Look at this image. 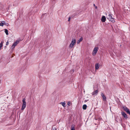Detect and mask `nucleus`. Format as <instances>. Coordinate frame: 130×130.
Listing matches in <instances>:
<instances>
[{
	"label": "nucleus",
	"instance_id": "1",
	"mask_svg": "<svg viewBox=\"0 0 130 130\" xmlns=\"http://www.w3.org/2000/svg\"><path fill=\"white\" fill-rule=\"evenodd\" d=\"M25 99L24 98L22 100V105L21 108V110H23L26 107V103L25 101Z\"/></svg>",
	"mask_w": 130,
	"mask_h": 130
},
{
	"label": "nucleus",
	"instance_id": "2",
	"mask_svg": "<svg viewBox=\"0 0 130 130\" xmlns=\"http://www.w3.org/2000/svg\"><path fill=\"white\" fill-rule=\"evenodd\" d=\"M76 43V40L74 39H73L72 40V42L71 44L69 46L70 48H72L73 47L74 45Z\"/></svg>",
	"mask_w": 130,
	"mask_h": 130
},
{
	"label": "nucleus",
	"instance_id": "3",
	"mask_svg": "<svg viewBox=\"0 0 130 130\" xmlns=\"http://www.w3.org/2000/svg\"><path fill=\"white\" fill-rule=\"evenodd\" d=\"M20 41V40H16V41L14 43L13 45L11 47V48L12 50H13L14 49L15 46L18 44Z\"/></svg>",
	"mask_w": 130,
	"mask_h": 130
},
{
	"label": "nucleus",
	"instance_id": "4",
	"mask_svg": "<svg viewBox=\"0 0 130 130\" xmlns=\"http://www.w3.org/2000/svg\"><path fill=\"white\" fill-rule=\"evenodd\" d=\"M107 19H108L110 21H111L113 23L115 22V21L114 19L113 18H112L111 14H109L107 16Z\"/></svg>",
	"mask_w": 130,
	"mask_h": 130
},
{
	"label": "nucleus",
	"instance_id": "5",
	"mask_svg": "<svg viewBox=\"0 0 130 130\" xmlns=\"http://www.w3.org/2000/svg\"><path fill=\"white\" fill-rule=\"evenodd\" d=\"M99 50V48L98 47H95L94 48L92 53V54L93 56L95 55Z\"/></svg>",
	"mask_w": 130,
	"mask_h": 130
},
{
	"label": "nucleus",
	"instance_id": "6",
	"mask_svg": "<svg viewBox=\"0 0 130 130\" xmlns=\"http://www.w3.org/2000/svg\"><path fill=\"white\" fill-rule=\"evenodd\" d=\"M101 95L103 98V100L105 101L106 100V98L105 96L103 94V93H101Z\"/></svg>",
	"mask_w": 130,
	"mask_h": 130
},
{
	"label": "nucleus",
	"instance_id": "7",
	"mask_svg": "<svg viewBox=\"0 0 130 130\" xmlns=\"http://www.w3.org/2000/svg\"><path fill=\"white\" fill-rule=\"evenodd\" d=\"M101 20L102 22H105L106 20V18L105 16H103L102 17Z\"/></svg>",
	"mask_w": 130,
	"mask_h": 130
},
{
	"label": "nucleus",
	"instance_id": "8",
	"mask_svg": "<svg viewBox=\"0 0 130 130\" xmlns=\"http://www.w3.org/2000/svg\"><path fill=\"white\" fill-rule=\"evenodd\" d=\"M100 66V64L98 63H96L95 65V68L96 70H98Z\"/></svg>",
	"mask_w": 130,
	"mask_h": 130
},
{
	"label": "nucleus",
	"instance_id": "9",
	"mask_svg": "<svg viewBox=\"0 0 130 130\" xmlns=\"http://www.w3.org/2000/svg\"><path fill=\"white\" fill-rule=\"evenodd\" d=\"M122 116L125 118L127 119V116L124 112H122Z\"/></svg>",
	"mask_w": 130,
	"mask_h": 130
},
{
	"label": "nucleus",
	"instance_id": "10",
	"mask_svg": "<svg viewBox=\"0 0 130 130\" xmlns=\"http://www.w3.org/2000/svg\"><path fill=\"white\" fill-rule=\"evenodd\" d=\"M98 90H96L95 91H94L93 92H92V95H96L98 94Z\"/></svg>",
	"mask_w": 130,
	"mask_h": 130
},
{
	"label": "nucleus",
	"instance_id": "11",
	"mask_svg": "<svg viewBox=\"0 0 130 130\" xmlns=\"http://www.w3.org/2000/svg\"><path fill=\"white\" fill-rule=\"evenodd\" d=\"M83 40V38H80L78 41L77 42V44H78L81 41Z\"/></svg>",
	"mask_w": 130,
	"mask_h": 130
},
{
	"label": "nucleus",
	"instance_id": "12",
	"mask_svg": "<svg viewBox=\"0 0 130 130\" xmlns=\"http://www.w3.org/2000/svg\"><path fill=\"white\" fill-rule=\"evenodd\" d=\"M64 107H66V103L64 102H61L60 103Z\"/></svg>",
	"mask_w": 130,
	"mask_h": 130
},
{
	"label": "nucleus",
	"instance_id": "13",
	"mask_svg": "<svg viewBox=\"0 0 130 130\" xmlns=\"http://www.w3.org/2000/svg\"><path fill=\"white\" fill-rule=\"evenodd\" d=\"M87 107V105L86 104H84L83 106V109L85 110L86 109Z\"/></svg>",
	"mask_w": 130,
	"mask_h": 130
},
{
	"label": "nucleus",
	"instance_id": "14",
	"mask_svg": "<svg viewBox=\"0 0 130 130\" xmlns=\"http://www.w3.org/2000/svg\"><path fill=\"white\" fill-rule=\"evenodd\" d=\"M71 130H75L74 128V125H72L71 127Z\"/></svg>",
	"mask_w": 130,
	"mask_h": 130
},
{
	"label": "nucleus",
	"instance_id": "15",
	"mask_svg": "<svg viewBox=\"0 0 130 130\" xmlns=\"http://www.w3.org/2000/svg\"><path fill=\"white\" fill-rule=\"evenodd\" d=\"M5 32L6 34V35H8V30L7 29H5Z\"/></svg>",
	"mask_w": 130,
	"mask_h": 130
},
{
	"label": "nucleus",
	"instance_id": "16",
	"mask_svg": "<svg viewBox=\"0 0 130 130\" xmlns=\"http://www.w3.org/2000/svg\"><path fill=\"white\" fill-rule=\"evenodd\" d=\"M4 25V23H0V26H3Z\"/></svg>",
	"mask_w": 130,
	"mask_h": 130
},
{
	"label": "nucleus",
	"instance_id": "17",
	"mask_svg": "<svg viewBox=\"0 0 130 130\" xmlns=\"http://www.w3.org/2000/svg\"><path fill=\"white\" fill-rule=\"evenodd\" d=\"M71 102L70 101L68 102V105L70 106L71 105Z\"/></svg>",
	"mask_w": 130,
	"mask_h": 130
},
{
	"label": "nucleus",
	"instance_id": "18",
	"mask_svg": "<svg viewBox=\"0 0 130 130\" xmlns=\"http://www.w3.org/2000/svg\"><path fill=\"white\" fill-rule=\"evenodd\" d=\"M52 130H56V129L55 127L52 128Z\"/></svg>",
	"mask_w": 130,
	"mask_h": 130
},
{
	"label": "nucleus",
	"instance_id": "19",
	"mask_svg": "<svg viewBox=\"0 0 130 130\" xmlns=\"http://www.w3.org/2000/svg\"><path fill=\"white\" fill-rule=\"evenodd\" d=\"M9 44V42H8V41H7L6 43V45H8Z\"/></svg>",
	"mask_w": 130,
	"mask_h": 130
},
{
	"label": "nucleus",
	"instance_id": "20",
	"mask_svg": "<svg viewBox=\"0 0 130 130\" xmlns=\"http://www.w3.org/2000/svg\"><path fill=\"white\" fill-rule=\"evenodd\" d=\"M70 17L69 18H68V21H70Z\"/></svg>",
	"mask_w": 130,
	"mask_h": 130
},
{
	"label": "nucleus",
	"instance_id": "21",
	"mask_svg": "<svg viewBox=\"0 0 130 130\" xmlns=\"http://www.w3.org/2000/svg\"><path fill=\"white\" fill-rule=\"evenodd\" d=\"M87 100H85V102H87Z\"/></svg>",
	"mask_w": 130,
	"mask_h": 130
},
{
	"label": "nucleus",
	"instance_id": "22",
	"mask_svg": "<svg viewBox=\"0 0 130 130\" xmlns=\"http://www.w3.org/2000/svg\"><path fill=\"white\" fill-rule=\"evenodd\" d=\"M95 4H94V6H95Z\"/></svg>",
	"mask_w": 130,
	"mask_h": 130
},
{
	"label": "nucleus",
	"instance_id": "23",
	"mask_svg": "<svg viewBox=\"0 0 130 130\" xmlns=\"http://www.w3.org/2000/svg\"><path fill=\"white\" fill-rule=\"evenodd\" d=\"M73 72H74V70H73Z\"/></svg>",
	"mask_w": 130,
	"mask_h": 130
},
{
	"label": "nucleus",
	"instance_id": "24",
	"mask_svg": "<svg viewBox=\"0 0 130 130\" xmlns=\"http://www.w3.org/2000/svg\"><path fill=\"white\" fill-rule=\"evenodd\" d=\"M97 8V7H96V8Z\"/></svg>",
	"mask_w": 130,
	"mask_h": 130
}]
</instances>
